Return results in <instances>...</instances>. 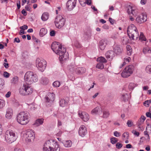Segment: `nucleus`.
<instances>
[{
	"mask_svg": "<svg viewBox=\"0 0 151 151\" xmlns=\"http://www.w3.org/2000/svg\"><path fill=\"white\" fill-rule=\"evenodd\" d=\"M130 60L131 58L130 57H125L124 59V62L123 63V64L122 65H121L120 66V68H122L124 65L128 63L130 61Z\"/></svg>",
	"mask_w": 151,
	"mask_h": 151,
	"instance_id": "obj_30",
	"label": "nucleus"
},
{
	"mask_svg": "<svg viewBox=\"0 0 151 151\" xmlns=\"http://www.w3.org/2000/svg\"><path fill=\"white\" fill-rule=\"evenodd\" d=\"M145 70L147 73H151V65H147L146 68Z\"/></svg>",
	"mask_w": 151,
	"mask_h": 151,
	"instance_id": "obj_44",
	"label": "nucleus"
},
{
	"mask_svg": "<svg viewBox=\"0 0 151 151\" xmlns=\"http://www.w3.org/2000/svg\"><path fill=\"white\" fill-rule=\"evenodd\" d=\"M102 28L104 29H109V27L107 25L105 24L102 26Z\"/></svg>",
	"mask_w": 151,
	"mask_h": 151,
	"instance_id": "obj_62",
	"label": "nucleus"
},
{
	"mask_svg": "<svg viewBox=\"0 0 151 151\" xmlns=\"http://www.w3.org/2000/svg\"><path fill=\"white\" fill-rule=\"evenodd\" d=\"M96 67L99 69H103L104 68V65L103 63H99L96 65Z\"/></svg>",
	"mask_w": 151,
	"mask_h": 151,
	"instance_id": "obj_43",
	"label": "nucleus"
},
{
	"mask_svg": "<svg viewBox=\"0 0 151 151\" xmlns=\"http://www.w3.org/2000/svg\"><path fill=\"white\" fill-rule=\"evenodd\" d=\"M26 86H27V88H26V94H31L32 93L33 89L32 88H30L29 84L26 83Z\"/></svg>",
	"mask_w": 151,
	"mask_h": 151,
	"instance_id": "obj_27",
	"label": "nucleus"
},
{
	"mask_svg": "<svg viewBox=\"0 0 151 151\" xmlns=\"http://www.w3.org/2000/svg\"><path fill=\"white\" fill-rule=\"evenodd\" d=\"M62 125V123L61 122V121H60V120H58V124H57L58 127L59 128L61 129V127Z\"/></svg>",
	"mask_w": 151,
	"mask_h": 151,
	"instance_id": "obj_55",
	"label": "nucleus"
},
{
	"mask_svg": "<svg viewBox=\"0 0 151 151\" xmlns=\"http://www.w3.org/2000/svg\"><path fill=\"white\" fill-rule=\"evenodd\" d=\"M18 81V78L17 76L14 77L11 80V82L13 83H17Z\"/></svg>",
	"mask_w": 151,
	"mask_h": 151,
	"instance_id": "obj_39",
	"label": "nucleus"
},
{
	"mask_svg": "<svg viewBox=\"0 0 151 151\" xmlns=\"http://www.w3.org/2000/svg\"><path fill=\"white\" fill-rule=\"evenodd\" d=\"M76 3L75 0H68L66 4L68 9L69 11L73 9L75 6Z\"/></svg>",
	"mask_w": 151,
	"mask_h": 151,
	"instance_id": "obj_14",
	"label": "nucleus"
},
{
	"mask_svg": "<svg viewBox=\"0 0 151 151\" xmlns=\"http://www.w3.org/2000/svg\"><path fill=\"white\" fill-rule=\"evenodd\" d=\"M97 61L100 63H106L107 62L106 59L103 57L98 58L97 59Z\"/></svg>",
	"mask_w": 151,
	"mask_h": 151,
	"instance_id": "obj_33",
	"label": "nucleus"
},
{
	"mask_svg": "<svg viewBox=\"0 0 151 151\" xmlns=\"http://www.w3.org/2000/svg\"><path fill=\"white\" fill-rule=\"evenodd\" d=\"M47 32V30L44 28H42L40 30V35L41 37H43L45 35Z\"/></svg>",
	"mask_w": 151,
	"mask_h": 151,
	"instance_id": "obj_32",
	"label": "nucleus"
},
{
	"mask_svg": "<svg viewBox=\"0 0 151 151\" xmlns=\"http://www.w3.org/2000/svg\"><path fill=\"white\" fill-rule=\"evenodd\" d=\"M27 86H26V83L23 84V86L19 89V92L20 94H25L26 88H27Z\"/></svg>",
	"mask_w": 151,
	"mask_h": 151,
	"instance_id": "obj_25",
	"label": "nucleus"
},
{
	"mask_svg": "<svg viewBox=\"0 0 151 151\" xmlns=\"http://www.w3.org/2000/svg\"><path fill=\"white\" fill-rule=\"evenodd\" d=\"M146 130L148 132L151 133V126L150 124H147Z\"/></svg>",
	"mask_w": 151,
	"mask_h": 151,
	"instance_id": "obj_48",
	"label": "nucleus"
},
{
	"mask_svg": "<svg viewBox=\"0 0 151 151\" xmlns=\"http://www.w3.org/2000/svg\"><path fill=\"white\" fill-rule=\"evenodd\" d=\"M17 137L16 132L11 129L7 130L4 135L5 140L9 144L12 143L15 141Z\"/></svg>",
	"mask_w": 151,
	"mask_h": 151,
	"instance_id": "obj_4",
	"label": "nucleus"
},
{
	"mask_svg": "<svg viewBox=\"0 0 151 151\" xmlns=\"http://www.w3.org/2000/svg\"><path fill=\"white\" fill-rule=\"evenodd\" d=\"M49 14L47 12L44 13L41 17L42 20L44 21H46L49 18Z\"/></svg>",
	"mask_w": 151,
	"mask_h": 151,
	"instance_id": "obj_28",
	"label": "nucleus"
},
{
	"mask_svg": "<svg viewBox=\"0 0 151 151\" xmlns=\"http://www.w3.org/2000/svg\"><path fill=\"white\" fill-rule=\"evenodd\" d=\"M20 28L22 30H24L27 29L28 26L27 25H25L22 26L20 27Z\"/></svg>",
	"mask_w": 151,
	"mask_h": 151,
	"instance_id": "obj_54",
	"label": "nucleus"
},
{
	"mask_svg": "<svg viewBox=\"0 0 151 151\" xmlns=\"http://www.w3.org/2000/svg\"><path fill=\"white\" fill-rule=\"evenodd\" d=\"M55 98V95H46L45 100L47 103H51L54 101Z\"/></svg>",
	"mask_w": 151,
	"mask_h": 151,
	"instance_id": "obj_17",
	"label": "nucleus"
},
{
	"mask_svg": "<svg viewBox=\"0 0 151 151\" xmlns=\"http://www.w3.org/2000/svg\"><path fill=\"white\" fill-rule=\"evenodd\" d=\"M143 53L146 54L147 53H151V49H150L148 47H146L143 48Z\"/></svg>",
	"mask_w": 151,
	"mask_h": 151,
	"instance_id": "obj_34",
	"label": "nucleus"
},
{
	"mask_svg": "<svg viewBox=\"0 0 151 151\" xmlns=\"http://www.w3.org/2000/svg\"><path fill=\"white\" fill-rule=\"evenodd\" d=\"M127 8V12L129 14H132L133 15L136 16L137 14V9L134 6L129 5Z\"/></svg>",
	"mask_w": 151,
	"mask_h": 151,
	"instance_id": "obj_11",
	"label": "nucleus"
},
{
	"mask_svg": "<svg viewBox=\"0 0 151 151\" xmlns=\"http://www.w3.org/2000/svg\"><path fill=\"white\" fill-rule=\"evenodd\" d=\"M136 86V85L135 84L133 83H131L129 84V88L130 90H132Z\"/></svg>",
	"mask_w": 151,
	"mask_h": 151,
	"instance_id": "obj_42",
	"label": "nucleus"
},
{
	"mask_svg": "<svg viewBox=\"0 0 151 151\" xmlns=\"http://www.w3.org/2000/svg\"><path fill=\"white\" fill-rule=\"evenodd\" d=\"M113 49L116 54H119L122 52V49L120 48L119 46L118 45H114V46Z\"/></svg>",
	"mask_w": 151,
	"mask_h": 151,
	"instance_id": "obj_24",
	"label": "nucleus"
},
{
	"mask_svg": "<svg viewBox=\"0 0 151 151\" xmlns=\"http://www.w3.org/2000/svg\"><path fill=\"white\" fill-rule=\"evenodd\" d=\"M111 142L113 144H114L116 143L118 141V139L117 138L113 137L110 139Z\"/></svg>",
	"mask_w": 151,
	"mask_h": 151,
	"instance_id": "obj_41",
	"label": "nucleus"
},
{
	"mask_svg": "<svg viewBox=\"0 0 151 151\" xmlns=\"http://www.w3.org/2000/svg\"><path fill=\"white\" fill-rule=\"evenodd\" d=\"M23 137L25 140L28 142L33 141L35 137L34 132L32 129H28L23 133Z\"/></svg>",
	"mask_w": 151,
	"mask_h": 151,
	"instance_id": "obj_7",
	"label": "nucleus"
},
{
	"mask_svg": "<svg viewBox=\"0 0 151 151\" xmlns=\"http://www.w3.org/2000/svg\"><path fill=\"white\" fill-rule=\"evenodd\" d=\"M17 122L24 125L27 124L29 122L30 117L28 113L26 111H21L17 114L16 118Z\"/></svg>",
	"mask_w": 151,
	"mask_h": 151,
	"instance_id": "obj_2",
	"label": "nucleus"
},
{
	"mask_svg": "<svg viewBox=\"0 0 151 151\" xmlns=\"http://www.w3.org/2000/svg\"><path fill=\"white\" fill-rule=\"evenodd\" d=\"M110 114L109 111H105L103 112V116L104 118L108 117Z\"/></svg>",
	"mask_w": 151,
	"mask_h": 151,
	"instance_id": "obj_37",
	"label": "nucleus"
},
{
	"mask_svg": "<svg viewBox=\"0 0 151 151\" xmlns=\"http://www.w3.org/2000/svg\"><path fill=\"white\" fill-rule=\"evenodd\" d=\"M68 101L64 98L61 99L59 101V105L60 106L64 107L67 105Z\"/></svg>",
	"mask_w": 151,
	"mask_h": 151,
	"instance_id": "obj_26",
	"label": "nucleus"
},
{
	"mask_svg": "<svg viewBox=\"0 0 151 151\" xmlns=\"http://www.w3.org/2000/svg\"><path fill=\"white\" fill-rule=\"evenodd\" d=\"M87 133L86 127L84 125H81L79 128L78 133L79 135L82 137L85 136Z\"/></svg>",
	"mask_w": 151,
	"mask_h": 151,
	"instance_id": "obj_15",
	"label": "nucleus"
},
{
	"mask_svg": "<svg viewBox=\"0 0 151 151\" xmlns=\"http://www.w3.org/2000/svg\"><path fill=\"white\" fill-rule=\"evenodd\" d=\"M134 70L133 65H130L127 66L122 72L121 75L123 78H127L133 73Z\"/></svg>",
	"mask_w": 151,
	"mask_h": 151,
	"instance_id": "obj_8",
	"label": "nucleus"
},
{
	"mask_svg": "<svg viewBox=\"0 0 151 151\" xmlns=\"http://www.w3.org/2000/svg\"><path fill=\"white\" fill-rule=\"evenodd\" d=\"M106 57L109 60H111L114 56V52L112 50L107 51L105 54Z\"/></svg>",
	"mask_w": 151,
	"mask_h": 151,
	"instance_id": "obj_18",
	"label": "nucleus"
},
{
	"mask_svg": "<svg viewBox=\"0 0 151 151\" xmlns=\"http://www.w3.org/2000/svg\"><path fill=\"white\" fill-rule=\"evenodd\" d=\"M50 35L51 36H54L55 35V32L54 30L51 31L50 33Z\"/></svg>",
	"mask_w": 151,
	"mask_h": 151,
	"instance_id": "obj_60",
	"label": "nucleus"
},
{
	"mask_svg": "<svg viewBox=\"0 0 151 151\" xmlns=\"http://www.w3.org/2000/svg\"><path fill=\"white\" fill-rule=\"evenodd\" d=\"M44 119L43 118H39L36 119L33 125L36 127H38L42 124L44 122Z\"/></svg>",
	"mask_w": 151,
	"mask_h": 151,
	"instance_id": "obj_23",
	"label": "nucleus"
},
{
	"mask_svg": "<svg viewBox=\"0 0 151 151\" xmlns=\"http://www.w3.org/2000/svg\"><path fill=\"white\" fill-rule=\"evenodd\" d=\"M132 133L138 137L139 136V132H137L136 130H133L132 131Z\"/></svg>",
	"mask_w": 151,
	"mask_h": 151,
	"instance_id": "obj_57",
	"label": "nucleus"
},
{
	"mask_svg": "<svg viewBox=\"0 0 151 151\" xmlns=\"http://www.w3.org/2000/svg\"><path fill=\"white\" fill-rule=\"evenodd\" d=\"M146 115L147 117H149L151 119V113L150 112H146Z\"/></svg>",
	"mask_w": 151,
	"mask_h": 151,
	"instance_id": "obj_61",
	"label": "nucleus"
},
{
	"mask_svg": "<svg viewBox=\"0 0 151 151\" xmlns=\"http://www.w3.org/2000/svg\"><path fill=\"white\" fill-rule=\"evenodd\" d=\"M44 151H60V148L57 142L52 140L47 141L44 144Z\"/></svg>",
	"mask_w": 151,
	"mask_h": 151,
	"instance_id": "obj_3",
	"label": "nucleus"
},
{
	"mask_svg": "<svg viewBox=\"0 0 151 151\" xmlns=\"http://www.w3.org/2000/svg\"><path fill=\"white\" fill-rule=\"evenodd\" d=\"M22 14L24 16H26L27 15V13L26 11L24 9H23L21 12Z\"/></svg>",
	"mask_w": 151,
	"mask_h": 151,
	"instance_id": "obj_63",
	"label": "nucleus"
},
{
	"mask_svg": "<svg viewBox=\"0 0 151 151\" xmlns=\"http://www.w3.org/2000/svg\"><path fill=\"white\" fill-rule=\"evenodd\" d=\"M76 73L78 75H82L85 73L86 71V69L83 67H79L75 69Z\"/></svg>",
	"mask_w": 151,
	"mask_h": 151,
	"instance_id": "obj_21",
	"label": "nucleus"
},
{
	"mask_svg": "<svg viewBox=\"0 0 151 151\" xmlns=\"http://www.w3.org/2000/svg\"><path fill=\"white\" fill-rule=\"evenodd\" d=\"M129 137V133L127 132H124L122 135V137L124 138L125 139H128Z\"/></svg>",
	"mask_w": 151,
	"mask_h": 151,
	"instance_id": "obj_46",
	"label": "nucleus"
},
{
	"mask_svg": "<svg viewBox=\"0 0 151 151\" xmlns=\"http://www.w3.org/2000/svg\"><path fill=\"white\" fill-rule=\"evenodd\" d=\"M5 102L4 100L0 99V109L2 108L5 106Z\"/></svg>",
	"mask_w": 151,
	"mask_h": 151,
	"instance_id": "obj_38",
	"label": "nucleus"
},
{
	"mask_svg": "<svg viewBox=\"0 0 151 151\" xmlns=\"http://www.w3.org/2000/svg\"><path fill=\"white\" fill-rule=\"evenodd\" d=\"M114 135L116 137H119L121 136V134L119 132L115 131L114 132Z\"/></svg>",
	"mask_w": 151,
	"mask_h": 151,
	"instance_id": "obj_52",
	"label": "nucleus"
},
{
	"mask_svg": "<svg viewBox=\"0 0 151 151\" xmlns=\"http://www.w3.org/2000/svg\"><path fill=\"white\" fill-rule=\"evenodd\" d=\"M13 111L12 109L10 108H8L6 111V117L8 119H10L12 117Z\"/></svg>",
	"mask_w": 151,
	"mask_h": 151,
	"instance_id": "obj_22",
	"label": "nucleus"
},
{
	"mask_svg": "<svg viewBox=\"0 0 151 151\" xmlns=\"http://www.w3.org/2000/svg\"><path fill=\"white\" fill-rule=\"evenodd\" d=\"M57 133L56 134V135L57 136H60L63 132L62 131H61L60 129L59 130H58L57 131Z\"/></svg>",
	"mask_w": 151,
	"mask_h": 151,
	"instance_id": "obj_51",
	"label": "nucleus"
},
{
	"mask_svg": "<svg viewBox=\"0 0 151 151\" xmlns=\"http://www.w3.org/2000/svg\"><path fill=\"white\" fill-rule=\"evenodd\" d=\"M91 0H86L85 2L83 3V4L81 3V4L82 6H84L85 5L86 3L88 5H90L91 4Z\"/></svg>",
	"mask_w": 151,
	"mask_h": 151,
	"instance_id": "obj_49",
	"label": "nucleus"
},
{
	"mask_svg": "<svg viewBox=\"0 0 151 151\" xmlns=\"http://www.w3.org/2000/svg\"><path fill=\"white\" fill-rule=\"evenodd\" d=\"M127 124L128 127H130L133 125V122L131 120H129L127 121Z\"/></svg>",
	"mask_w": 151,
	"mask_h": 151,
	"instance_id": "obj_50",
	"label": "nucleus"
},
{
	"mask_svg": "<svg viewBox=\"0 0 151 151\" xmlns=\"http://www.w3.org/2000/svg\"><path fill=\"white\" fill-rule=\"evenodd\" d=\"M36 64L38 70L41 72H43L45 69L47 63L45 60L37 58L36 60Z\"/></svg>",
	"mask_w": 151,
	"mask_h": 151,
	"instance_id": "obj_9",
	"label": "nucleus"
},
{
	"mask_svg": "<svg viewBox=\"0 0 151 151\" xmlns=\"http://www.w3.org/2000/svg\"><path fill=\"white\" fill-rule=\"evenodd\" d=\"M129 96L130 95H122V99L124 101H127L129 98Z\"/></svg>",
	"mask_w": 151,
	"mask_h": 151,
	"instance_id": "obj_35",
	"label": "nucleus"
},
{
	"mask_svg": "<svg viewBox=\"0 0 151 151\" xmlns=\"http://www.w3.org/2000/svg\"><path fill=\"white\" fill-rule=\"evenodd\" d=\"M40 82L41 83L44 85H46L48 83L49 81L47 78L43 77L41 78Z\"/></svg>",
	"mask_w": 151,
	"mask_h": 151,
	"instance_id": "obj_31",
	"label": "nucleus"
},
{
	"mask_svg": "<svg viewBox=\"0 0 151 151\" xmlns=\"http://www.w3.org/2000/svg\"><path fill=\"white\" fill-rule=\"evenodd\" d=\"M147 19V16L145 13H142L138 16L136 19L137 22L141 23L145 22Z\"/></svg>",
	"mask_w": 151,
	"mask_h": 151,
	"instance_id": "obj_12",
	"label": "nucleus"
},
{
	"mask_svg": "<svg viewBox=\"0 0 151 151\" xmlns=\"http://www.w3.org/2000/svg\"><path fill=\"white\" fill-rule=\"evenodd\" d=\"M151 103V101L150 100H147L145 101L143 103V105L146 107H148L149 106V104Z\"/></svg>",
	"mask_w": 151,
	"mask_h": 151,
	"instance_id": "obj_45",
	"label": "nucleus"
},
{
	"mask_svg": "<svg viewBox=\"0 0 151 151\" xmlns=\"http://www.w3.org/2000/svg\"><path fill=\"white\" fill-rule=\"evenodd\" d=\"M14 42L19 43L20 42V40L18 38H15L14 39Z\"/></svg>",
	"mask_w": 151,
	"mask_h": 151,
	"instance_id": "obj_64",
	"label": "nucleus"
},
{
	"mask_svg": "<svg viewBox=\"0 0 151 151\" xmlns=\"http://www.w3.org/2000/svg\"><path fill=\"white\" fill-rule=\"evenodd\" d=\"M78 114L80 117L85 122H87L89 119V115L85 112L79 111Z\"/></svg>",
	"mask_w": 151,
	"mask_h": 151,
	"instance_id": "obj_13",
	"label": "nucleus"
},
{
	"mask_svg": "<svg viewBox=\"0 0 151 151\" xmlns=\"http://www.w3.org/2000/svg\"><path fill=\"white\" fill-rule=\"evenodd\" d=\"M52 85L55 87H58L60 86V83L58 81H56L53 83Z\"/></svg>",
	"mask_w": 151,
	"mask_h": 151,
	"instance_id": "obj_40",
	"label": "nucleus"
},
{
	"mask_svg": "<svg viewBox=\"0 0 151 151\" xmlns=\"http://www.w3.org/2000/svg\"><path fill=\"white\" fill-rule=\"evenodd\" d=\"M24 79L27 83L31 84L37 82L38 80L37 75L31 71H27L25 74Z\"/></svg>",
	"mask_w": 151,
	"mask_h": 151,
	"instance_id": "obj_6",
	"label": "nucleus"
},
{
	"mask_svg": "<svg viewBox=\"0 0 151 151\" xmlns=\"http://www.w3.org/2000/svg\"><path fill=\"white\" fill-rule=\"evenodd\" d=\"M107 40L106 39L101 40L99 42V48L101 50H103L105 48L107 43Z\"/></svg>",
	"mask_w": 151,
	"mask_h": 151,
	"instance_id": "obj_16",
	"label": "nucleus"
},
{
	"mask_svg": "<svg viewBox=\"0 0 151 151\" xmlns=\"http://www.w3.org/2000/svg\"><path fill=\"white\" fill-rule=\"evenodd\" d=\"M65 19L62 16L58 15L55 20V23L56 26L58 28H61L65 24Z\"/></svg>",
	"mask_w": 151,
	"mask_h": 151,
	"instance_id": "obj_10",
	"label": "nucleus"
},
{
	"mask_svg": "<svg viewBox=\"0 0 151 151\" xmlns=\"http://www.w3.org/2000/svg\"><path fill=\"white\" fill-rule=\"evenodd\" d=\"M139 39V40H141V41H145L146 40V38L144 35L143 33L142 32L140 33Z\"/></svg>",
	"mask_w": 151,
	"mask_h": 151,
	"instance_id": "obj_36",
	"label": "nucleus"
},
{
	"mask_svg": "<svg viewBox=\"0 0 151 151\" xmlns=\"http://www.w3.org/2000/svg\"><path fill=\"white\" fill-rule=\"evenodd\" d=\"M4 83L3 80L1 78H0V90H1L4 88Z\"/></svg>",
	"mask_w": 151,
	"mask_h": 151,
	"instance_id": "obj_47",
	"label": "nucleus"
},
{
	"mask_svg": "<svg viewBox=\"0 0 151 151\" xmlns=\"http://www.w3.org/2000/svg\"><path fill=\"white\" fill-rule=\"evenodd\" d=\"M51 48L55 53L59 55L60 61L68 59L69 55L68 52H66V49L63 47L60 43L57 42H53L51 45Z\"/></svg>",
	"mask_w": 151,
	"mask_h": 151,
	"instance_id": "obj_1",
	"label": "nucleus"
},
{
	"mask_svg": "<svg viewBox=\"0 0 151 151\" xmlns=\"http://www.w3.org/2000/svg\"><path fill=\"white\" fill-rule=\"evenodd\" d=\"M10 74L7 72H5L3 74L4 76L6 78H8L9 77Z\"/></svg>",
	"mask_w": 151,
	"mask_h": 151,
	"instance_id": "obj_56",
	"label": "nucleus"
},
{
	"mask_svg": "<svg viewBox=\"0 0 151 151\" xmlns=\"http://www.w3.org/2000/svg\"><path fill=\"white\" fill-rule=\"evenodd\" d=\"M127 33L129 38L133 40L137 39L139 33L136 27L133 24L129 25L127 28Z\"/></svg>",
	"mask_w": 151,
	"mask_h": 151,
	"instance_id": "obj_5",
	"label": "nucleus"
},
{
	"mask_svg": "<svg viewBox=\"0 0 151 151\" xmlns=\"http://www.w3.org/2000/svg\"><path fill=\"white\" fill-rule=\"evenodd\" d=\"M145 119L146 118L144 116H142L137 123L138 127L139 128L140 130L142 131L143 129H142V127H141V125L143 123Z\"/></svg>",
	"mask_w": 151,
	"mask_h": 151,
	"instance_id": "obj_20",
	"label": "nucleus"
},
{
	"mask_svg": "<svg viewBox=\"0 0 151 151\" xmlns=\"http://www.w3.org/2000/svg\"><path fill=\"white\" fill-rule=\"evenodd\" d=\"M64 146L66 147H70L72 145V142L70 140H67L63 142Z\"/></svg>",
	"mask_w": 151,
	"mask_h": 151,
	"instance_id": "obj_29",
	"label": "nucleus"
},
{
	"mask_svg": "<svg viewBox=\"0 0 151 151\" xmlns=\"http://www.w3.org/2000/svg\"><path fill=\"white\" fill-rule=\"evenodd\" d=\"M102 112L101 109L100 107L97 106L93 109L91 111V113L92 115H95L99 114Z\"/></svg>",
	"mask_w": 151,
	"mask_h": 151,
	"instance_id": "obj_19",
	"label": "nucleus"
},
{
	"mask_svg": "<svg viewBox=\"0 0 151 151\" xmlns=\"http://www.w3.org/2000/svg\"><path fill=\"white\" fill-rule=\"evenodd\" d=\"M116 146L117 148L120 149L122 147L123 145L120 143L118 142L116 143Z\"/></svg>",
	"mask_w": 151,
	"mask_h": 151,
	"instance_id": "obj_53",
	"label": "nucleus"
},
{
	"mask_svg": "<svg viewBox=\"0 0 151 151\" xmlns=\"http://www.w3.org/2000/svg\"><path fill=\"white\" fill-rule=\"evenodd\" d=\"M26 10L27 11L30 12L31 10V8L30 6L28 5L26 6L25 7Z\"/></svg>",
	"mask_w": 151,
	"mask_h": 151,
	"instance_id": "obj_58",
	"label": "nucleus"
},
{
	"mask_svg": "<svg viewBox=\"0 0 151 151\" xmlns=\"http://www.w3.org/2000/svg\"><path fill=\"white\" fill-rule=\"evenodd\" d=\"M149 132H148L147 131V130H146L144 132V134L145 135H147V138H148V139H150V137H149V136L148 134V133Z\"/></svg>",
	"mask_w": 151,
	"mask_h": 151,
	"instance_id": "obj_59",
	"label": "nucleus"
}]
</instances>
